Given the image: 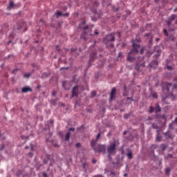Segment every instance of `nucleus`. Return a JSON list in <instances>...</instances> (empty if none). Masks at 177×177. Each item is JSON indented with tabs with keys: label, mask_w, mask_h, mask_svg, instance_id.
<instances>
[{
	"label": "nucleus",
	"mask_w": 177,
	"mask_h": 177,
	"mask_svg": "<svg viewBox=\"0 0 177 177\" xmlns=\"http://www.w3.org/2000/svg\"><path fill=\"white\" fill-rule=\"evenodd\" d=\"M55 15L57 16V19H59L60 17V16H63V13H62V12H60V11H57L55 12Z\"/></svg>",
	"instance_id": "17"
},
{
	"label": "nucleus",
	"mask_w": 177,
	"mask_h": 177,
	"mask_svg": "<svg viewBox=\"0 0 177 177\" xmlns=\"http://www.w3.org/2000/svg\"><path fill=\"white\" fill-rule=\"evenodd\" d=\"M62 16H64V17H68L70 16V13L66 12L65 14H62Z\"/></svg>",
	"instance_id": "29"
},
{
	"label": "nucleus",
	"mask_w": 177,
	"mask_h": 177,
	"mask_svg": "<svg viewBox=\"0 0 177 177\" xmlns=\"http://www.w3.org/2000/svg\"><path fill=\"white\" fill-rule=\"evenodd\" d=\"M96 96V91H93L91 92V97H95Z\"/></svg>",
	"instance_id": "26"
},
{
	"label": "nucleus",
	"mask_w": 177,
	"mask_h": 177,
	"mask_svg": "<svg viewBox=\"0 0 177 177\" xmlns=\"http://www.w3.org/2000/svg\"><path fill=\"white\" fill-rule=\"evenodd\" d=\"M94 6H99V2L95 1L94 2Z\"/></svg>",
	"instance_id": "35"
},
{
	"label": "nucleus",
	"mask_w": 177,
	"mask_h": 177,
	"mask_svg": "<svg viewBox=\"0 0 177 177\" xmlns=\"http://www.w3.org/2000/svg\"><path fill=\"white\" fill-rule=\"evenodd\" d=\"M152 128L153 129H159L158 125H157V124H156V123L152 124Z\"/></svg>",
	"instance_id": "18"
},
{
	"label": "nucleus",
	"mask_w": 177,
	"mask_h": 177,
	"mask_svg": "<svg viewBox=\"0 0 177 177\" xmlns=\"http://www.w3.org/2000/svg\"><path fill=\"white\" fill-rule=\"evenodd\" d=\"M157 136H156V142L161 141V139H162V137L160 136V130H157Z\"/></svg>",
	"instance_id": "11"
},
{
	"label": "nucleus",
	"mask_w": 177,
	"mask_h": 177,
	"mask_svg": "<svg viewBox=\"0 0 177 177\" xmlns=\"http://www.w3.org/2000/svg\"><path fill=\"white\" fill-rule=\"evenodd\" d=\"M21 92L22 93H27V92H32V89L31 87L26 86L21 88Z\"/></svg>",
	"instance_id": "9"
},
{
	"label": "nucleus",
	"mask_w": 177,
	"mask_h": 177,
	"mask_svg": "<svg viewBox=\"0 0 177 177\" xmlns=\"http://www.w3.org/2000/svg\"><path fill=\"white\" fill-rule=\"evenodd\" d=\"M93 177H103L102 175H97V176H93Z\"/></svg>",
	"instance_id": "44"
},
{
	"label": "nucleus",
	"mask_w": 177,
	"mask_h": 177,
	"mask_svg": "<svg viewBox=\"0 0 177 177\" xmlns=\"http://www.w3.org/2000/svg\"><path fill=\"white\" fill-rule=\"evenodd\" d=\"M96 143H97V140L93 139L91 142V146L93 149H95V146H96Z\"/></svg>",
	"instance_id": "13"
},
{
	"label": "nucleus",
	"mask_w": 177,
	"mask_h": 177,
	"mask_svg": "<svg viewBox=\"0 0 177 177\" xmlns=\"http://www.w3.org/2000/svg\"><path fill=\"white\" fill-rule=\"evenodd\" d=\"M167 70H169V71L174 70V68L171 66H169V65L167 66Z\"/></svg>",
	"instance_id": "30"
},
{
	"label": "nucleus",
	"mask_w": 177,
	"mask_h": 177,
	"mask_svg": "<svg viewBox=\"0 0 177 177\" xmlns=\"http://www.w3.org/2000/svg\"><path fill=\"white\" fill-rule=\"evenodd\" d=\"M144 50H144L143 48H142V49L140 50V55H142Z\"/></svg>",
	"instance_id": "37"
},
{
	"label": "nucleus",
	"mask_w": 177,
	"mask_h": 177,
	"mask_svg": "<svg viewBox=\"0 0 177 177\" xmlns=\"http://www.w3.org/2000/svg\"><path fill=\"white\" fill-rule=\"evenodd\" d=\"M127 157L129 160H132V158H133L132 151H129V153H127Z\"/></svg>",
	"instance_id": "16"
},
{
	"label": "nucleus",
	"mask_w": 177,
	"mask_h": 177,
	"mask_svg": "<svg viewBox=\"0 0 177 177\" xmlns=\"http://www.w3.org/2000/svg\"><path fill=\"white\" fill-rule=\"evenodd\" d=\"M124 176H128V174H124Z\"/></svg>",
	"instance_id": "56"
},
{
	"label": "nucleus",
	"mask_w": 177,
	"mask_h": 177,
	"mask_svg": "<svg viewBox=\"0 0 177 177\" xmlns=\"http://www.w3.org/2000/svg\"><path fill=\"white\" fill-rule=\"evenodd\" d=\"M71 135V133L70 131H68L66 133V137H65V140H70V136Z\"/></svg>",
	"instance_id": "15"
},
{
	"label": "nucleus",
	"mask_w": 177,
	"mask_h": 177,
	"mask_svg": "<svg viewBox=\"0 0 177 177\" xmlns=\"http://www.w3.org/2000/svg\"><path fill=\"white\" fill-rule=\"evenodd\" d=\"M70 131H75V129H74V128H70L68 132H70Z\"/></svg>",
	"instance_id": "41"
},
{
	"label": "nucleus",
	"mask_w": 177,
	"mask_h": 177,
	"mask_svg": "<svg viewBox=\"0 0 177 177\" xmlns=\"http://www.w3.org/2000/svg\"><path fill=\"white\" fill-rule=\"evenodd\" d=\"M30 77H31V73H28V74H25L24 75V77L25 78H30Z\"/></svg>",
	"instance_id": "28"
},
{
	"label": "nucleus",
	"mask_w": 177,
	"mask_h": 177,
	"mask_svg": "<svg viewBox=\"0 0 177 177\" xmlns=\"http://www.w3.org/2000/svg\"><path fill=\"white\" fill-rule=\"evenodd\" d=\"M18 28H17V30H21V28H23L24 27L26 26V24L22 21V22H20L18 24Z\"/></svg>",
	"instance_id": "12"
},
{
	"label": "nucleus",
	"mask_w": 177,
	"mask_h": 177,
	"mask_svg": "<svg viewBox=\"0 0 177 177\" xmlns=\"http://www.w3.org/2000/svg\"><path fill=\"white\" fill-rule=\"evenodd\" d=\"M40 21H42V23H44V21L42 19H41Z\"/></svg>",
	"instance_id": "63"
},
{
	"label": "nucleus",
	"mask_w": 177,
	"mask_h": 177,
	"mask_svg": "<svg viewBox=\"0 0 177 177\" xmlns=\"http://www.w3.org/2000/svg\"><path fill=\"white\" fill-rule=\"evenodd\" d=\"M95 56H96V54H91L90 57V60L92 62L93 59H95Z\"/></svg>",
	"instance_id": "23"
},
{
	"label": "nucleus",
	"mask_w": 177,
	"mask_h": 177,
	"mask_svg": "<svg viewBox=\"0 0 177 177\" xmlns=\"http://www.w3.org/2000/svg\"><path fill=\"white\" fill-rule=\"evenodd\" d=\"M93 150L95 153H102L104 154L106 153V145H99L97 147H94Z\"/></svg>",
	"instance_id": "5"
},
{
	"label": "nucleus",
	"mask_w": 177,
	"mask_h": 177,
	"mask_svg": "<svg viewBox=\"0 0 177 177\" xmlns=\"http://www.w3.org/2000/svg\"><path fill=\"white\" fill-rule=\"evenodd\" d=\"M105 41H106L108 42H114V41H115V37H114V35H113V34L108 35H106V37L105 38Z\"/></svg>",
	"instance_id": "8"
},
{
	"label": "nucleus",
	"mask_w": 177,
	"mask_h": 177,
	"mask_svg": "<svg viewBox=\"0 0 177 177\" xmlns=\"http://www.w3.org/2000/svg\"><path fill=\"white\" fill-rule=\"evenodd\" d=\"M71 97H78V86L73 87Z\"/></svg>",
	"instance_id": "7"
},
{
	"label": "nucleus",
	"mask_w": 177,
	"mask_h": 177,
	"mask_svg": "<svg viewBox=\"0 0 177 177\" xmlns=\"http://www.w3.org/2000/svg\"><path fill=\"white\" fill-rule=\"evenodd\" d=\"M3 149H5V146L3 145H1V147H0V151L1 150H3Z\"/></svg>",
	"instance_id": "38"
},
{
	"label": "nucleus",
	"mask_w": 177,
	"mask_h": 177,
	"mask_svg": "<svg viewBox=\"0 0 177 177\" xmlns=\"http://www.w3.org/2000/svg\"><path fill=\"white\" fill-rule=\"evenodd\" d=\"M153 64H156L157 66V62L156 61L151 62V64H149V67H154Z\"/></svg>",
	"instance_id": "20"
},
{
	"label": "nucleus",
	"mask_w": 177,
	"mask_h": 177,
	"mask_svg": "<svg viewBox=\"0 0 177 177\" xmlns=\"http://www.w3.org/2000/svg\"><path fill=\"white\" fill-rule=\"evenodd\" d=\"M176 10H177V8H175L174 10V12H176Z\"/></svg>",
	"instance_id": "58"
},
{
	"label": "nucleus",
	"mask_w": 177,
	"mask_h": 177,
	"mask_svg": "<svg viewBox=\"0 0 177 177\" xmlns=\"http://www.w3.org/2000/svg\"><path fill=\"white\" fill-rule=\"evenodd\" d=\"M95 35H97L99 34V31H97V30H95Z\"/></svg>",
	"instance_id": "43"
},
{
	"label": "nucleus",
	"mask_w": 177,
	"mask_h": 177,
	"mask_svg": "<svg viewBox=\"0 0 177 177\" xmlns=\"http://www.w3.org/2000/svg\"><path fill=\"white\" fill-rule=\"evenodd\" d=\"M52 95L53 96H56V91H53Z\"/></svg>",
	"instance_id": "39"
},
{
	"label": "nucleus",
	"mask_w": 177,
	"mask_h": 177,
	"mask_svg": "<svg viewBox=\"0 0 177 177\" xmlns=\"http://www.w3.org/2000/svg\"><path fill=\"white\" fill-rule=\"evenodd\" d=\"M129 118V115H128V114H125L124 115V118H125L126 120L128 119Z\"/></svg>",
	"instance_id": "33"
},
{
	"label": "nucleus",
	"mask_w": 177,
	"mask_h": 177,
	"mask_svg": "<svg viewBox=\"0 0 177 177\" xmlns=\"http://www.w3.org/2000/svg\"><path fill=\"white\" fill-rule=\"evenodd\" d=\"M167 25H168V26H171V21H167Z\"/></svg>",
	"instance_id": "46"
},
{
	"label": "nucleus",
	"mask_w": 177,
	"mask_h": 177,
	"mask_svg": "<svg viewBox=\"0 0 177 177\" xmlns=\"http://www.w3.org/2000/svg\"><path fill=\"white\" fill-rule=\"evenodd\" d=\"M28 156H32V153L30 152V153H28Z\"/></svg>",
	"instance_id": "53"
},
{
	"label": "nucleus",
	"mask_w": 177,
	"mask_h": 177,
	"mask_svg": "<svg viewBox=\"0 0 177 177\" xmlns=\"http://www.w3.org/2000/svg\"><path fill=\"white\" fill-rule=\"evenodd\" d=\"M118 35H119V37H120L121 35L120 34V32H118Z\"/></svg>",
	"instance_id": "62"
},
{
	"label": "nucleus",
	"mask_w": 177,
	"mask_h": 177,
	"mask_svg": "<svg viewBox=\"0 0 177 177\" xmlns=\"http://www.w3.org/2000/svg\"><path fill=\"white\" fill-rule=\"evenodd\" d=\"M156 118H158V115H156Z\"/></svg>",
	"instance_id": "57"
},
{
	"label": "nucleus",
	"mask_w": 177,
	"mask_h": 177,
	"mask_svg": "<svg viewBox=\"0 0 177 177\" xmlns=\"http://www.w3.org/2000/svg\"><path fill=\"white\" fill-rule=\"evenodd\" d=\"M80 146H81V143L77 142V143L76 144V147H80Z\"/></svg>",
	"instance_id": "36"
},
{
	"label": "nucleus",
	"mask_w": 177,
	"mask_h": 177,
	"mask_svg": "<svg viewBox=\"0 0 177 177\" xmlns=\"http://www.w3.org/2000/svg\"><path fill=\"white\" fill-rule=\"evenodd\" d=\"M177 17L176 15H172L171 16H170V20L174 21L175 20V18Z\"/></svg>",
	"instance_id": "22"
},
{
	"label": "nucleus",
	"mask_w": 177,
	"mask_h": 177,
	"mask_svg": "<svg viewBox=\"0 0 177 177\" xmlns=\"http://www.w3.org/2000/svg\"><path fill=\"white\" fill-rule=\"evenodd\" d=\"M106 46L107 48H109V43H106Z\"/></svg>",
	"instance_id": "59"
},
{
	"label": "nucleus",
	"mask_w": 177,
	"mask_h": 177,
	"mask_svg": "<svg viewBox=\"0 0 177 177\" xmlns=\"http://www.w3.org/2000/svg\"><path fill=\"white\" fill-rule=\"evenodd\" d=\"M151 96H152V97H153V99H157L158 97L157 93H152Z\"/></svg>",
	"instance_id": "21"
},
{
	"label": "nucleus",
	"mask_w": 177,
	"mask_h": 177,
	"mask_svg": "<svg viewBox=\"0 0 177 177\" xmlns=\"http://www.w3.org/2000/svg\"><path fill=\"white\" fill-rule=\"evenodd\" d=\"M110 46H111V48H114V44H111Z\"/></svg>",
	"instance_id": "47"
},
{
	"label": "nucleus",
	"mask_w": 177,
	"mask_h": 177,
	"mask_svg": "<svg viewBox=\"0 0 177 177\" xmlns=\"http://www.w3.org/2000/svg\"><path fill=\"white\" fill-rule=\"evenodd\" d=\"M14 6H16V5H15V3H13V0H10V5L8 7V10H10V9H12V8H13Z\"/></svg>",
	"instance_id": "14"
},
{
	"label": "nucleus",
	"mask_w": 177,
	"mask_h": 177,
	"mask_svg": "<svg viewBox=\"0 0 177 177\" xmlns=\"http://www.w3.org/2000/svg\"><path fill=\"white\" fill-rule=\"evenodd\" d=\"M99 139H100V133H99L97 136H96V138H95V140H99Z\"/></svg>",
	"instance_id": "31"
},
{
	"label": "nucleus",
	"mask_w": 177,
	"mask_h": 177,
	"mask_svg": "<svg viewBox=\"0 0 177 177\" xmlns=\"http://www.w3.org/2000/svg\"><path fill=\"white\" fill-rule=\"evenodd\" d=\"M149 113L151 114L152 113H155V114H158V113H161V106H160V104L156 103L155 104V107L150 106Z\"/></svg>",
	"instance_id": "3"
},
{
	"label": "nucleus",
	"mask_w": 177,
	"mask_h": 177,
	"mask_svg": "<svg viewBox=\"0 0 177 177\" xmlns=\"http://www.w3.org/2000/svg\"><path fill=\"white\" fill-rule=\"evenodd\" d=\"M156 41H160V39H158H158H156Z\"/></svg>",
	"instance_id": "61"
},
{
	"label": "nucleus",
	"mask_w": 177,
	"mask_h": 177,
	"mask_svg": "<svg viewBox=\"0 0 177 177\" xmlns=\"http://www.w3.org/2000/svg\"><path fill=\"white\" fill-rule=\"evenodd\" d=\"M122 53H119L118 57H120V56H122Z\"/></svg>",
	"instance_id": "48"
},
{
	"label": "nucleus",
	"mask_w": 177,
	"mask_h": 177,
	"mask_svg": "<svg viewBox=\"0 0 177 177\" xmlns=\"http://www.w3.org/2000/svg\"><path fill=\"white\" fill-rule=\"evenodd\" d=\"M92 162H93V164H96L97 160L94 159V160H92Z\"/></svg>",
	"instance_id": "42"
},
{
	"label": "nucleus",
	"mask_w": 177,
	"mask_h": 177,
	"mask_svg": "<svg viewBox=\"0 0 177 177\" xmlns=\"http://www.w3.org/2000/svg\"><path fill=\"white\" fill-rule=\"evenodd\" d=\"M163 31L166 37H168L169 35V34L168 33V30H167V29H164Z\"/></svg>",
	"instance_id": "24"
},
{
	"label": "nucleus",
	"mask_w": 177,
	"mask_h": 177,
	"mask_svg": "<svg viewBox=\"0 0 177 177\" xmlns=\"http://www.w3.org/2000/svg\"><path fill=\"white\" fill-rule=\"evenodd\" d=\"M85 165H86V163L83 164V168L85 169Z\"/></svg>",
	"instance_id": "51"
},
{
	"label": "nucleus",
	"mask_w": 177,
	"mask_h": 177,
	"mask_svg": "<svg viewBox=\"0 0 177 177\" xmlns=\"http://www.w3.org/2000/svg\"><path fill=\"white\" fill-rule=\"evenodd\" d=\"M165 172H166V175H168L169 174V172H171V169L167 168L165 169Z\"/></svg>",
	"instance_id": "27"
},
{
	"label": "nucleus",
	"mask_w": 177,
	"mask_h": 177,
	"mask_svg": "<svg viewBox=\"0 0 177 177\" xmlns=\"http://www.w3.org/2000/svg\"><path fill=\"white\" fill-rule=\"evenodd\" d=\"M136 70H137V71H139V66L138 65L136 66Z\"/></svg>",
	"instance_id": "45"
},
{
	"label": "nucleus",
	"mask_w": 177,
	"mask_h": 177,
	"mask_svg": "<svg viewBox=\"0 0 177 177\" xmlns=\"http://www.w3.org/2000/svg\"><path fill=\"white\" fill-rule=\"evenodd\" d=\"M153 120V118H151V117H149L147 120H148V121H150V120Z\"/></svg>",
	"instance_id": "50"
},
{
	"label": "nucleus",
	"mask_w": 177,
	"mask_h": 177,
	"mask_svg": "<svg viewBox=\"0 0 177 177\" xmlns=\"http://www.w3.org/2000/svg\"><path fill=\"white\" fill-rule=\"evenodd\" d=\"M127 133H128V131H124V133H123V135H127Z\"/></svg>",
	"instance_id": "49"
},
{
	"label": "nucleus",
	"mask_w": 177,
	"mask_h": 177,
	"mask_svg": "<svg viewBox=\"0 0 177 177\" xmlns=\"http://www.w3.org/2000/svg\"><path fill=\"white\" fill-rule=\"evenodd\" d=\"M118 145H120V141H118V140H115L114 142L109 145V146L107 147L109 156L115 154L116 147L118 146Z\"/></svg>",
	"instance_id": "2"
},
{
	"label": "nucleus",
	"mask_w": 177,
	"mask_h": 177,
	"mask_svg": "<svg viewBox=\"0 0 177 177\" xmlns=\"http://www.w3.org/2000/svg\"><path fill=\"white\" fill-rule=\"evenodd\" d=\"M43 176L46 177V173L43 174Z\"/></svg>",
	"instance_id": "54"
},
{
	"label": "nucleus",
	"mask_w": 177,
	"mask_h": 177,
	"mask_svg": "<svg viewBox=\"0 0 177 177\" xmlns=\"http://www.w3.org/2000/svg\"><path fill=\"white\" fill-rule=\"evenodd\" d=\"M163 87H162V91L166 95H168L169 93V89H171V86H172L171 83H168V82H165L162 84Z\"/></svg>",
	"instance_id": "4"
},
{
	"label": "nucleus",
	"mask_w": 177,
	"mask_h": 177,
	"mask_svg": "<svg viewBox=\"0 0 177 177\" xmlns=\"http://www.w3.org/2000/svg\"><path fill=\"white\" fill-rule=\"evenodd\" d=\"M175 89H177V84H174Z\"/></svg>",
	"instance_id": "52"
},
{
	"label": "nucleus",
	"mask_w": 177,
	"mask_h": 177,
	"mask_svg": "<svg viewBox=\"0 0 177 177\" xmlns=\"http://www.w3.org/2000/svg\"><path fill=\"white\" fill-rule=\"evenodd\" d=\"M51 124H53V120H50Z\"/></svg>",
	"instance_id": "60"
},
{
	"label": "nucleus",
	"mask_w": 177,
	"mask_h": 177,
	"mask_svg": "<svg viewBox=\"0 0 177 177\" xmlns=\"http://www.w3.org/2000/svg\"><path fill=\"white\" fill-rule=\"evenodd\" d=\"M111 176L112 177H117V174L114 171L111 172Z\"/></svg>",
	"instance_id": "25"
},
{
	"label": "nucleus",
	"mask_w": 177,
	"mask_h": 177,
	"mask_svg": "<svg viewBox=\"0 0 177 177\" xmlns=\"http://www.w3.org/2000/svg\"><path fill=\"white\" fill-rule=\"evenodd\" d=\"M75 50H77V48H71L72 55H74V52H75Z\"/></svg>",
	"instance_id": "32"
},
{
	"label": "nucleus",
	"mask_w": 177,
	"mask_h": 177,
	"mask_svg": "<svg viewBox=\"0 0 177 177\" xmlns=\"http://www.w3.org/2000/svg\"><path fill=\"white\" fill-rule=\"evenodd\" d=\"M115 93H117V89L113 87L110 93V100L113 101L115 99Z\"/></svg>",
	"instance_id": "6"
},
{
	"label": "nucleus",
	"mask_w": 177,
	"mask_h": 177,
	"mask_svg": "<svg viewBox=\"0 0 177 177\" xmlns=\"http://www.w3.org/2000/svg\"><path fill=\"white\" fill-rule=\"evenodd\" d=\"M66 84H67L66 82H62V86H63L64 89L68 90V89H70V88L66 87Z\"/></svg>",
	"instance_id": "19"
},
{
	"label": "nucleus",
	"mask_w": 177,
	"mask_h": 177,
	"mask_svg": "<svg viewBox=\"0 0 177 177\" xmlns=\"http://www.w3.org/2000/svg\"><path fill=\"white\" fill-rule=\"evenodd\" d=\"M127 100H132V102H133V99H132V97H127Z\"/></svg>",
	"instance_id": "40"
},
{
	"label": "nucleus",
	"mask_w": 177,
	"mask_h": 177,
	"mask_svg": "<svg viewBox=\"0 0 177 177\" xmlns=\"http://www.w3.org/2000/svg\"><path fill=\"white\" fill-rule=\"evenodd\" d=\"M173 157H174V155H172V154H169L167 156V158H172Z\"/></svg>",
	"instance_id": "34"
},
{
	"label": "nucleus",
	"mask_w": 177,
	"mask_h": 177,
	"mask_svg": "<svg viewBox=\"0 0 177 177\" xmlns=\"http://www.w3.org/2000/svg\"><path fill=\"white\" fill-rule=\"evenodd\" d=\"M136 41L139 42V40H132V44H133L132 46L133 48L128 54L127 60H129V62H133V59H135V57H133L132 55H135L136 53H139V50H138V49L140 48V45L136 44Z\"/></svg>",
	"instance_id": "1"
},
{
	"label": "nucleus",
	"mask_w": 177,
	"mask_h": 177,
	"mask_svg": "<svg viewBox=\"0 0 177 177\" xmlns=\"http://www.w3.org/2000/svg\"><path fill=\"white\" fill-rule=\"evenodd\" d=\"M169 127H172V124H169Z\"/></svg>",
	"instance_id": "64"
},
{
	"label": "nucleus",
	"mask_w": 177,
	"mask_h": 177,
	"mask_svg": "<svg viewBox=\"0 0 177 177\" xmlns=\"http://www.w3.org/2000/svg\"><path fill=\"white\" fill-rule=\"evenodd\" d=\"M85 21H84L81 24L79 25L80 28H83L85 30H88V28H89L88 26H85Z\"/></svg>",
	"instance_id": "10"
},
{
	"label": "nucleus",
	"mask_w": 177,
	"mask_h": 177,
	"mask_svg": "<svg viewBox=\"0 0 177 177\" xmlns=\"http://www.w3.org/2000/svg\"><path fill=\"white\" fill-rule=\"evenodd\" d=\"M25 149L27 150V149H28V146L25 147Z\"/></svg>",
	"instance_id": "55"
}]
</instances>
